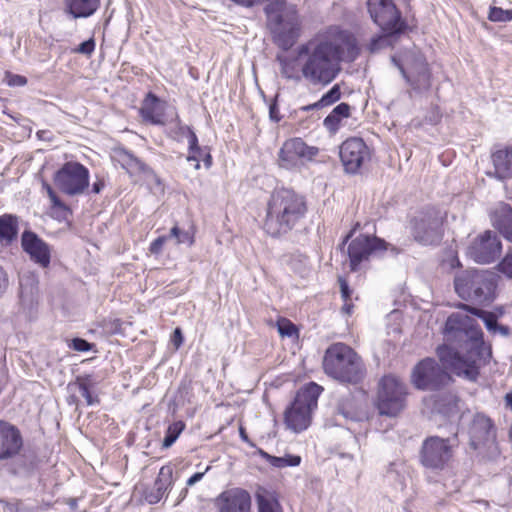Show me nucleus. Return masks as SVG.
<instances>
[{"instance_id": "1", "label": "nucleus", "mask_w": 512, "mask_h": 512, "mask_svg": "<svg viewBox=\"0 0 512 512\" xmlns=\"http://www.w3.org/2000/svg\"><path fill=\"white\" fill-rule=\"evenodd\" d=\"M444 344L437 348L441 363L456 375L475 381L480 368L491 356V345L485 343L477 320L466 313L448 316L443 329Z\"/></svg>"}, {"instance_id": "2", "label": "nucleus", "mask_w": 512, "mask_h": 512, "mask_svg": "<svg viewBox=\"0 0 512 512\" xmlns=\"http://www.w3.org/2000/svg\"><path fill=\"white\" fill-rule=\"evenodd\" d=\"M302 67L303 76L310 82L329 84L341 70L342 61H354L359 48L356 38L348 31L331 26L315 39L299 48V55L308 54Z\"/></svg>"}, {"instance_id": "3", "label": "nucleus", "mask_w": 512, "mask_h": 512, "mask_svg": "<svg viewBox=\"0 0 512 512\" xmlns=\"http://www.w3.org/2000/svg\"><path fill=\"white\" fill-rule=\"evenodd\" d=\"M323 367L327 375L340 382L355 384L365 375L360 356L344 343H335L326 350Z\"/></svg>"}, {"instance_id": "4", "label": "nucleus", "mask_w": 512, "mask_h": 512, "mask_svg": "<svg viewBox=\"0 0 512 512\" xmlns=\"http://www.w3.org/2000/svg\"><path fill=\"white\" fill-rule=\"evenodd\" d=\"M454 285L460 298L482 304L492 300L495 289L494 275L488 270L471 269L457 275Z\"/></svg>"}, {"instance_id": "5", "label": "nucleus", "mask_w": 512, "mask_h": 512, "mask_svg": "<svg viewBox=\"0 0 512 512\" xmlns=\"http://www.w3.org/2000/svg\"><path fill=\"white\" fill-rule=\"evenodd\" d=\"M458 445L457 435L441 438L430 436L422 442L419 460L422 466L428 470L439 472L446 469L454 456V450Z\"/></svg>"}, {"instance_id": "6", "label": "nucleus", "mask_w": 512, "mask_h": 512, "mask_svg": "<svg viewBox=\"0 0 512 512\" xmlns=\"http://www.w3.org/2000/svg\"><path fill=\"white\" fill-rule=\"evenodd\" d=\"M322 390L321 386L311 382L297 391L294 402L290 405V430L298 433L310 426L312 413L317 408Z\"/></svg>"}, {"instance_id": "7", "label": "nucleus", "mask_w": 512, "mask_h": 512, "mask_svg": "<svg viewBox=\"0 0 512 512\" xmlns=\"http://www.w3.org/2000/svg\"><path fill=\"white\" fill-rule=\"evenodd\" d=\"M403 78L416 92H426L431 87V72L424 55L419 51H408L403 60L392 57Z\"/></svg>"}, {"instance_id": "8", "label": "nucleus", "mask_w": 512, "mask_h": 512, "mask_svg": "<svg viewBox=\"0 0 512 512\" xmlns=\"http://www.w3.org/2000/svg\"><path fill=\"white\" fill-rule=\"evenodd\" d=\"M407 390L403 381L395 375L384 376L379 385L377 408L381 415L396 416L405 407Z\"/></svg>"}, {"instance_id": "9", "label": "nucleus", "mask_w": 512, "mask_h": 512, "mask_svg": "<svg viewBox=\"0 0 512 512\" xmlns=\"http://www.w3.org/2000/svg\"><path fill=\"white\" fill-rule=\"evenodd\" d=\"M89 170L78 162H67L54 176L57 188L69 195L82 194L89 186Z\"/></svg>"}, {"instance_id": "10", "label": "nucleus", "mask_w": 512, "mask_h": 512, "mask_svg": "<svg viewBox=\"0 0 512 512\" xmlns=\"http://www.w3.org/2000/svg\"><path fill=\"white\" fill-rule=\"evenodd\" d=\"M450 380V375L432 358L421 360L411 373V382L419 390H437Z\"/></svg>"}, {"instance_id": "11", "label": "nucleus", "mask_w": 512, "mask_h": 512, "mask_svg": "<svg viewBox=\"0 0 512 512\" xmlns=\"http://www.w3.org/2000/svg\"><path fill=\"white\" fill-rule=\"evenodd\" d=\"M368 11L373 21L384 32L399 33L402 31L403 22L392 0H368Z\"/></svg>"}, {"instance_id": "12", "label": "nucleus", "mask_w": 512, "mask_h": 512, "mask_svg": "<svg viewBox=\"0 0 512 512\" xmlns=\"http://www.w3.org/2000/svg\"><path fill=\"white\" fill-rule=\"evenodd\" d=\"M285 194V190L275 191L268 203L264 228L273 237L280 236L288 227V200Z\"/></svg>"}, {"instance_id": "13", "label": "nucleus", "mask_w": 512, "mask_h": 512, "mask_svg": "<svg viewBox=\"0 0 512 512\" xmlns=\"http://www.w3.org/2000/svg\"><path fill=\"white\" fill-rule=\"evenodd\" d=\"M386 250L384 240L375 236L360 234L355 237L348 246V256L350 260L351 270H357L359 264L371 255L378 254Z\"/></svg>"}, {"instance_id": "14", "label": "nucleus", "mask_w": 512, "mask_h": 512, "mask_svg": "<svg viewBox=\"0 0 512 512\" xmlns=\"http://www.w3.org/2000/svg\"><path fill=\"white\" fill-rule=\"evenodd\" d=\"M501 249L502 245L497 235L491 231H485L474 239L467 253L475 262L488 264L500 255Z\"/></svg>"}, {"instance_id": "15", "label": "nucleus", "mask_w": 512, "mask_h": 512, "mask_svg": "<svg viewBox=\"0 0 512 512\" xmlns=\"http://www.w3.org/2000/svg\"><path fill=\"white\" fill-rule=\"evenodd\" d=\"M340 159L348 173H356L369 157L368 147L361 138L352 137L340 146Z\"/></svg>"}, {"instance_id": "16", "label": "nucleus", "mask_w": 512, "mask_h": 512, "mask_svg": "<svg viewBox=\"0 0 512 512\" xmlns=\"http://www.w3.org/2000/svg\"><path fill=\"white\" fill-rule=\"evenodd\" d=\"M414 237L424 245L438 243L442 238V216L438 212H433L416 220Z\"/></svg>"}, {"instance_id": "17", "label": "nucleus", "mask_w": 512, "mask_h": 512, "mask_svg": "<svg viewBox=\"0 0 512 512\" xmlns=\"http://www.w3.org/2000/svg\"><path fill=\"white\" fill-rule=\"evenodd\" d=\"M217 512H251L250 494L242 488H231L215 499Z\"/></svg>"}, {"instance_id": "18", "label": "nucleus", "mask_w": 512, "mask_h": 512, "mask_svg": "<svg viewBox=\"0 0 512 512\" xmlns=\"http://www.w3.org/2000/svg\"><path fill=\"white\" fill-rule=\"evenodd\" d=\"M21 246L35 263L43 268L49 266L50 248L36 233L25 230L21 236Z\"/></svg>"}, {"instance_id": "19", "label": "nucleus", "mask_w": 512, "mask_h": 512, "mask_svg": "<svg viewBox=\"0 0 512 512\" xmlns=\"http://www.w3.org/2000/svg\"><path fill=\"white\" fill-rule=\"evenodd\" d=\"M23 441L20 431L15 426L0 421V459H8L20 451Z\"/></svg>"}, {"instance_id": "20", "label": "nucleus", "mask_w": 512, "mask_h": 512, "mask_svg": "<svg viewBox=\"0 0 512 512\" xmlns=\"http://www.w3.org/2000/svg\"><path fill=\"white\" fill-rule=\"evenodd\" d=\"M174 484L173 468L170 465H164L160 468L154 485L151 489L144 492V498L149 504H157L163 497L167 496Z\"/></svg>"}, {"instance_id": "21", "label": "nucleus", "mask_w": 512, "mask_h": 512, "mask_svg": "<svg viewBox=\"0 0 512 512\" xmlns=\"http://www.w3.org/2000/svg\"><path fill=\"white\" fill-rule=\"evenodd\" d=\"M493 172H488L489 176L506 181L512 179V147H505L494 151L491 154Z\"/></svg>"}, {"instance_id": "22", "label": "nucleus", "mask_w": 512, "mask_h": 512, "mask_svg": "<svg viewBox=\"0 0 512 512\" xmlns=\"http://www.w3.org/2000/svg\"><path fill=\"white\" fill-rule=\"evenodd\" d=\"M472 445L476 448L489 440L494 439L495 430L490 418L483 414H477L470 427Z\"/></svg>"}, {"instance_id": "23", "label": "nucleus", "mask_w": 512, "mask_h": 512, "mask_svg": "<svg viewBox=\"0 0 512 512\" xmlns=\"http://www.w3.org/2000/svg\"><path fill=\"white\" fill-rule=\"evenodd\" d=\"M493 226L512 242V209L508 204L499 203L491 213Z\"/></svg>"}, {"instance_id": "24", "label": "nucleus", "mask_w": 512, "mask_h": 512, "mask_svg": "<svg viewBox=\"0 0 512 512\" xmlns=\"http://www.w3.org/2000/svg\"><path fill=\"white\" fill-rule=\"evenodd\" d=\"M100 0H65L68 13L73 18H87L98 9Z\"/></svg>"}, {"instance_id": "25", "label": "nucleus", "mask_w": 512, "mask_h": 512, "mask_svg": "<svg viewBox=\"0 0 512 512\" xmlns=\"http://www.w3.org/2000/svg\"><path fill=\"white\" fill-rule=\"evenodd\" d=\"M351 115V107L347 103L338 104L331 113L325 117L323 125L327 131L331 134H335L340 126L343 119L349 118Z\"/></svg>"}, {"instance_id": "26", "label": "nucleus", "mask_w": 512, "mask_h": 512, "mask_svg": "<svg viewBox=\"0 0 512 512\" xmlns=\"http://www.w3.org/2000/svg\"><path fill=\"white\" fill-rule=\"evenodd\" d=\"M255 498L258 512H283L275 492L258 487Z\"/></svg>"}, {"instance_id": "27", "label": "nucleus", "mask_w": 512, "mask_h": 512, "mask_svg": "<svg viewBox=\"0 0 512 512\" xmlns=\"http://www.w3.org/2000/svg\"><path fill=\"white\" fill-rule=\"evenodd\" d=\"M435 407L440 413L453 416L461 411V401L455 393L445 392L437 395Z\"/></svg>"}, {"instance_id": "28", "label": "nucleus", "mask_w": 512, "mask_h": 512, "mask_svg": "<svg viewBox=\"0 0 512 512\" xmlns=\"http://www.w3.org/2000/svg\"><path fill=\"white\" fill-rule=\"evenodd\" d=\"M140 112L145 121L156 125L164 124V116L156 96L149 94Z\"/></svg>"}, {"instance_id": "29", "label": "nucleus", "mask_w": 512, "mask_h": 512, "mask_svg": "<svg viewBox=\"0 0 512 512\" xmlns=\"http://www.w3.org/2000/svg\"><path fill=\"white\" fill-rule=\"evenodd\" d=\"M19 298L24 306H32L37 298L38 286L34 277L20 278Z\"/></svg>"}, {"instance_id": "30", "label": "nucleus", "mask_w": 512, "mask_h": 512, "mask_svg": "<svg viewBox=\"0 0 512 512\" xmlns=\"http://www.w3.org/2000/svg\"><path fill=\"white\" fill-rule=\"evenodd\" d=\"M18 234V218L11 214L0 217V242L11 243Z\"/></svg>"}, {"instance_id": "31", "label": "nucleus", "mask_w": 512, "mask_h": 512, "mask_svg": "<svg viewBox=\"0 0 512 512\" xmlns=\"http://www.w3.org/2000/svg\"><path fill=\"white\" fill-rule=\"evenodd\" d=\"M119 163L129 174H137L140 172H151L150 169L137 157L128 151H122L118 155Z\"/></svg>"}, {"instance_id": "32", "label": "nucleus", "mask_w": 512, "mask_h": 512, "mask_svg": "<svg viewBox=\"0 0 512 512\" xmlns=\"http://www.w3.org/2000/svg\"><path fill=\"white\" fill-rule=\"evenodd\" d=\"M459 308L482 319L489 332L497 333V316L494 313L472 307L467 304H460Z\"/></svg>"}, {"instance_id": "33", "label": "nucleus", "mask_w": 512, "mask_h": 512, "mask_svg": "<svg viewBox=\"0 0 512 512\" xmlns=\"http://www.w3.org/2000/svg\"><path fill=\"white\" fill-rule=\"evenodd\" d=\"M294 154L301 159L302 163L311 161L317 154L318 148L306 145L302 139L295 138L290 140V154Z\"/></svg>"}, {"instance_id": "34", "label": "nucleus", "mask_w": 512, "mask_h": 512, "mask_svg": "<svg viewBox=\"0 0 512 512\" xmlns=\"http://www.w3.org/2000/svg\"><path fill=\"white\" fill-rule=\"evenodd\" d=\"M183 133H186V138L189 144V154L187 156V161L195 162V169H200V164H198V154L203 153V148L198 145V138L194 131L191 128H182Z\"/></svg>"}, {"instance_id": "35", "label": "nucleus", "mask_w": 512, "mask_h": 512, "mask_svg": "<svg viewBox=\"0 0 512 512\" xmlns=\"http://www.w3.org/2000/svg\"><path fill=\"white\" fill-rule=\"evenodd\" d=\"M183 133H186V138L189 144V154L187 156V161L195 162V169H200V164H198V154L203 153V148L198 145V138L194 131L191 128H182Z\"/></svg>"}, {"instance_id": "36", "label": "nucleus", "mask_w": 512, "mask_h": 512, "mask_svg": "<svg viewBox=\"0 0 512 512\" xmlns=\"http://www.w3.org/2000/svg\"><path fill=\"white\" fill-rule=\"evenodd\" d=\"M341 97V91L338 84L334 85L327 93H325L321 99L317 102H315L312 105H308L306 107H303V110H309V109H316V108H322L329 105H332L336 101H338Z\"/></svg>"}, {"instance_id": "37", "label": "nucleus", "mask_w": 512, "mask_h": 512, "mask_svg": "<svg viewBox=\"0 0 512 512\" xmlns=\"http://www.w3.org/2000/svg\"><path fill=\"white\" fill-rule=\"evenodd\" d=\"M184 426V423L181 421L174 422L173 424L169 425L165 437L163 439L162 446L164 448L171 447L175 443L181 432L183 431Z\"/></svg>"}, {"instance_id": "38", "label": "nucleus", "mask_w": 512, "mask_h": 512, "mask_svg": "<svg viewBox=\"0 0 512 512\" xmlns=\"http://www.w3.org/2000/svg\"><path fill=\"white\" fill-rule=\"evenodd\" d=\"M168 236L169 239L174 238L176 240V244L192 246L194 243V236L190 232L180 229L177 225L171 228Z\"/></svg>"}, {"instance_id": "39", "label": "nucleus", "mask_w": 512, "mask_h": 512, "mask_svg": "<svg viewBox=\"0 0 512 512\" xmlns=\"http://www.w3.org/2000/svg\"><path fill=\"white\" fill-rule=\"evenodd\" d=\"M384 35H378L376 37H373L369 43V50L372 53H375L379 51L382 48H385L387 46L391 45L392 37L395 33H389L385 32Z\"/></svg>"}, {"instance_id": "40", "label": "nucleus", "mask_w": 512, "mask_h": 512, "mask_svg": "<svg viewBox=\"0 0 512 512\" xmlns=\"http://www.w3.org/2000/svg\"><path fill=\"white\" fill-rule=\"evenodd\" d=\"M488 18L492 22H508L512 20V9L504 10L500 7H491Z\"/></svg>"}, {"instance_id": "41", "label": "nucleus", "mask_w": 512, "mask_h": 512, "mask_svg": "<svg viewBox=\"0 0 512 512\" xmlns=\"http://www.w3.org/2000/svg\"><path fill=\"white\" fill-rule=\"evenodd\" d=\"M307 207L304 197L290 194V215L301 217L306 213Z\"/></svg>"}, {"instance_id": "42", "label": "nucleus", "mask_w": 512, "mask_h": 512, "mask_svg": "<svg viewBox=\"0 0 512 512\" xmlns=\"http://www.w3.org/2000/svg\"><path fill=\"white\" fill-rule=\"evenodd\" d=\"M79 393L80 395L85 398L87 405L92 406L99 402L97 396H93L90 392V385L85 382L81 381L79 382Z\"/></svg>"}, {"instance_id": "43", "label": "nucleus", "mask_w": 512, "mask_h": 512, "mask_svg": "<svg viewBox=\"0 0 512 512\" xmlns=\"http://www.w3.org/2000/svg\"><path fill=\"white\" fill-rule=\"evenodd\" d=\"M259 454L274 467L284 468V467L288 466V456L287 455H284L283 457L271 456L263 450H259Z\"/></svg>"}, {"instance_id": "44", "label": "nucleus", "mask_w": 512, "mask_h": 512, "mask_svg": "<svg viewBox=\"0 0 512 512\" xmlns=\"http://www.w3.org/2000/svg\"><path fill=\"white\" fill-rule=\"evenodd\" d=\"M498 270L506 277L512 279V249L508 251L506 256L498 264Z\"/></svg>"}, {"instance_id": "45", "label": "nucleus", "mask_w": 512, "mask_h": 512, "mask_svg": "<svg viewBox=\"0 0 512 512\" xmlns=\"http://www.w3.org/2000/svg\"><path fill=\"white\" fill-rule=\"evenodd\" d=\"M4 81L10 87H15V86L21 87V86H25L27 84L26 77L18 75V74H13L9 71L5 72Z\"/></svg>"}, {"instance_id": "46", "label": "nucleus", "mask_w": 512, "mask_h": 512, "mask_svg": "<svg viewBox=\"0 0 512 512\" xmlns=\"http://www.w3.org/2000/svg\"><path fill=\"white\" fill-rule=\"evenodd\" d=\"M300 336L298 328L290 322V350L295 354L296 350H300Z\"/></svg>"}, {"instance_id": "47", "label": "nucleus", "mask_w": 512, "mask_h": 512, "mask_svg": "<svg viewBox=\"0 0 512 512\" xmlns=\"http://www.w3.org/2000/svg\"><path fill=\"white\" fill-rule=\"evenodd\" d=\"M69 347L75 351L87 352L91 350L92 344L82 338H74L71 340Z\"/></svg>"}, {"instance_id": "48", "label": "nucleus", "mask_w": 512, "mask_h": 512, "mask_svg": "<svg viewBox=\"0 0 512 512\" xmlns=\"http://www.w3.org/2000/svg\"><path fill=\"white\" fill-rule=\"evenodd\" d=\"M168 239H169L168 235L167 236L166 235L159 236L158 238H156L154 241L151 242L149 251L155 255L159 254L163 249V245L165 244V242Z\"/></svg>"}, {"instance_id": "49", "label": "nucleus", "mask_w": 512, "mask_h": 512, "mask_svg": "<svg viewBox=\"0 0 512 512\" xmlns=\"http://www.w3.org/2000/svg\"><path fill=\"white\" fill-rule=\"evenodd\" d=\"M94 50H95V41L91 38L87 41L82 42L76 49V52L85 54V55H91Z\"/></svg>"}, {"instance_id": "50", "label": "nucleus", "mask_w": 512, "mask_h": 512, "mask_svg": "<svg viewBox=\"0 0 512 512\" xmlns=\"http://www.w3.org/2000/svg\"><path fill=\"white\" fill-rule=\"evenodd\" d=\"M338 282H339V286H340V292H341L342 299L343 300H352L351 299L352 290L350 289L347 280L343 277H339Z\"/></svg>"}, {"instance_id": "51", "label": "nucleus", "mask_w": 512, "mask_h": 512, "mask_svg": "<svg viewBox=\"0 0 512 512\" xmlns=\"http://www.w3.org/2000/svg\"><path fill=\"white\" fill-rule=\"evenodd\" d=\"M9 285L8 275L0 265V298L4 295Z\"/></svg>"}, {"instance_id": "52", "label": "nucleus", "mask_w": 512, "mask_h": 512, "mask_svg": "<svg viewBox=\"0 0 512 512\" xmlns=\"http://www.w3.org/2000/svg\"><path fill=\"white\" fill-rule=\"evenodd\" d=\"M345 405H346L345 403H342L339 405V407H338L339 414H341L345 419L358 420V416H357L356 412L351 411L350 409L346 408Z\"/></svg>"}, {"instance_id": "53", "label": "nucleus", "mask_w": 512, "mask_h": 512, "mask_svg": "<svg viewBox=\"0 0 512 512\" xmlns=\"http://www.w3.org/2000/svg\"><path fill=\"white\" fill-rule=\"evenodd\" d=\"M279 165L283 168L288 166V153L286 152V142H284L283 146L279 151Z\"/></svg>"}, {"instance_id": "54", "label": "nucleus", "mask_w": 512, "mask_h": 512, "mask_svg": "<svg viewBox=\"0 0 512 512\" xmlns=\"http://www.w3.org/2000/svg\"><path fill=\"white\" fill-rule=\"evenodd\" d=\"M277 328L279 334L284 337L288 336V320L285 318H281L277 322Z\"/></svg>"}, {"instance_id": "55", "label": "nucleus", "mask_w": 512, "mask_h": 512, "mask_svg": "<svg viewBox=\"0 0 512 512\" xmlns=\"http://www.w3.org/2000/svg\"><path fill=\"white\" fill-rule=\"evenodd\" d=\"M200 160L204 162V165L206 168H210L212 165V157L208 151H206L205 148H203V153L198 154V164H200Z\"/></svg>"}, {"instance_id": "56", "label": "nucleus", "mask_w": 512, "mask_h": 512, "mask_svg": "<svg viewBox=\"0 0 512 512\" xmlns=\"http://www.w3.org/2000/svg\"><path fill=\"white\" fill-rule=\"evenodd\" d=\"M269 116H270V119L275 121V122H278L281 117L279 115V109L277 107V104L276 103H272L269 107Z\"/></svg>"}, {"instance_id": "57", "label": "nucleus", "mask_w": 512, "mask_h": 512, "mask_svg": "<svg viewBox=\"0 0 512 512\" xmlns=\"http://www.w3.org/2000/svg\"><path fill=\"white\" fill-rule=\"evenodd\" d=\"M172 342L175 345L176 348L180 347V345L183 342V336L181 333L180 328H176L174 330L173 336H172Z\"/></svg>"}, {"instance_id": "58", "label": "nucleus", "mask_w": 512, "mask_h": 512, "mask_svg": "<svg viewBox=\"0 0 512 512\" xmlns=\"http://www.w3.org/2000/svg\"><path fill=\"white\" fill-rule=\"evenodd\" d=\"M50 200H51V203L53 205V207H59V208H62V209H65V205L61 202V200L58 198V196L56 195V193L54 191H50Z\"/></svg>"}, {"instance_id": "59", "label": "nucleus", "mask_w": 512, "mask_h": 512, "mask_svg": "<svg viewBox=\"0 0 512 512\" xmlns=\"http://www.w3.org/2000/svg\"><path fill=\"white\" fill-rule=\"evenodd\" d=\"M204 476L203 472H197L193 474L186 482L187 486H193L197 482H199Z\"/></svg>"}, {"instance_id": "60", "label": "nucleus", "mask_w": 512, "mask_h": 512, "mask_svg": "<svg viewBox=\"0 0 512 512\" xmlns=\"http://www.w3.org/2000/svg\"><path fill=\"white\" fill-rule=\"evenodd\" d=\"M232 1L235 2L236 4H239V5H242L245 7H252V6L262 2L261 0H232Z\"/></svg>"}, {"instance_id": "61", "label": "nucleus", "mask_w": 512, "mask_h": 512, "mask_svg": "<svg viewBox=\"0 0 512 512\" xmlns=\"http://www.w3.org/2000/svg\"><path fill=\"white\" fill-rule=\"evenodd\" d=\"M239 436H240L242 441H244L248 445L254 447V444L251 442V440L249 439L245 429L242 426H240V428H239Z\"/></svg>"}, {"instance_id": "62", "label": "nucleus", "mask_w": 512, "mask_h": 512, "mask_svg": "<svg viewBox=\"0 0 512 512\" xmlns=\"http://www.w3.org/2000/svg\"><path fill=\"white\" fill-rule=\"evenodd\" d=\"M343 301H344V304L342 307V311L344 313H346L347 315H350L352 313V308H353L352 300H343Z\"/></svg>"}, {"instance_id": "63", "label": "nucleus", "mask_w": 512, "mask_h": 512, "mask_svg": "<svg viewBox=\"0 0 512 512\" xmlns=\"http://www.w3.org/2000/svg\"><path fill=\"white\" fill-rule=\"evenodd\" d=\"M104 188V182L102 180H98L92 185V192L98 194Z\"/></svg>"}, {"instance_id": "64", "label": "nucleus", "mask_w": 512, "mask_h": 512, "mask_svg": "<svg viewBox=\"0 0 512 512\" xmlns=\"http://www.w3.org/2000/svg\"><path fill=\"white\" fill-rule=\"evenodd\" d=\"M505 403L512 410V391L505 395Z\"/></svg>"}]
</instances>
